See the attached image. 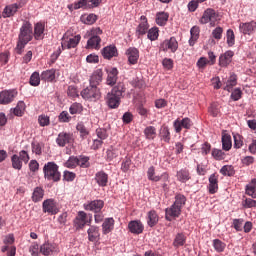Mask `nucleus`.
<instances>
[{"instance_id":"obj_39","label":"nucleus","mask_w":256,"mask_h":256,"mask_svg":"<svg viewBox=\"0 0 256 256\" xmlns=\"http://www.w3.org/2000/svg\"><path fill=\"white\" fill-rule=\"evenodd\" d=\"M199 33H201V29L199 28V26H193L190 29V39H189V45L190 47H193V45H195V43H197V40L199 39Z\"/></svg>"},{"instance_id":"obj_57","label":"nucleus","mask_w":256,"mask_h":256,"mask_svg":"<svg viewBox=\"0 0 256 256\" xmlns=\"http://www.w3.org/2000/svg\"><path fill=\"white\" fill-rule=\"evenodd\" d=\"M131 164H132L131 158L126 156L122 161L121 171H123V173H127V171L131 169Z\"/></svg>"},{"instance_id":"obj_53","label":"nucleus","mask_w":256,"mask_h":256,"mask_svg":"<svg viewBox=\"0 0 256 256\" xmlns=\"http://www.w3.org/2000/svg\"><path fill=\"white\" fill-rule=\"evenodd\" d=\"M76 129L80 133V137L82 139H87V136L89 135V130H87V127H85V124H83V122L78 123Z\"/></svg>"},{"instance_id":"obj_32","label":"nucleus","mask_w":256,"mask_h":256,"mask_svg":"<svg viewBox=\"0 0 256 256\" xmlns=\"http://www.w3.org/2000/svg\"><path fill=\"white\" fill-rule=\"evenodd\" d=\"M107 73H108V76H107L106 83L107 85H110V87H113V85L117 83L119 70H117V68H112L108 70Z\"/></svg>"},{"instance_id":"obj_43","label":"nucleus","mask_w":256,"mask_h":256,"mask_svg":"<svg viewBox=\"0 0 256 256\" xmlns=\"http://www.w3.org/2000/svg\"><path fill=\"white\" fill-rule=\"evenodd\" d=\"M246 195L256 199V178H253L249 184L246 185Z\"/></svg>"},{"instance_id":"obj_21","label":"nucleus","mask_w":256,"mask_h":256,"mask_svg":"<svg viewBox=\"0 0 256 256\" xmlns=\"http://www.w3.org/2000/svg\"><path fill=\"white\" fill-rule=\"evenodd\" d=\"M21 7H23V4L21 3L6 6L2 12V17H4V19H7V17H13V15H15V13H17Z\"/></svg>"},{"instance_id":"obj_6","label":"nucleus","mask_w":256,"mask_h":256,"mask_svg":"<svg viewBox=\"0 0 256 256\" xmlns=\"http://www.w3.org/2000/svg\"><path fill=\"white\" fill-rule=\"evenodd\" d=\"M31 157H29V153L25 150H21L19 154H14L11 156V163L13 169H16L17 171H21L23 169V163L27 164L29 163V160Z\"/></svg>"},{"instance_id":"obj_51","label":"nucleus","mask_w":256,"mask_h":256,"mask_svg":"<svg viewBox=\"0 0 256 256\" xmlns=\"http://www.w3.org/2000/svg\"><path fill=\"white\" fill-rule=\"evenodd\" d=\"M146 33H147V38L150 41H157V39H159V28L157 27H152Z\"/></svg>"},{"instance_id":"obj_42","label":"nucleus","mask_w":256,"mask_h":256,"mask_svg":"<svg viewBox=\"0 0 256 256\" xmlns=\"http://www.w3.org/2000/svg\"><path fill=\"white\" fill-rule=\"evenodd\" d=\"M167 21H169V14L167 12H158L156 14V23L160 27L167 25Z\"/></svg>"},{"instance_id":"obj_5","label":"nucleus","mask_w":256,"mask_h":256,"mask_svg":"<svg viewBox=\"0 0 256 256\" xmlns=\"http://www.w3.org/2000/svg\"><path fill=\"white\" fill-rule=\"evenodd\" d=\"M99 35H103V30L101 28L96 27L90 31V38L87 41V49H96L99 51L101 49V37Z\"/></svg>"},{"instance_id":"obj_22","label":"nucleus","mask_w":256,"mask_h":256,"mask_svg":"<svg viewBox=\"0 0 256 256\" xmlns=\"http://www.w3.org/2000/svg\"><path fill=\"white\" fill-rule=\"evenodd\" d=\"M208 189L211 195H215V193L219 191V175L218 174L214 173L210 175Z\"/></svg>"},{"instance_id":"obj_64","label":"nucleus","mask_w":256,"mask_h":256,"mask_svg":"<svg viewBox=\"0 0 256 256\" xmlns=\"http://www.w3.org/2000/svg\"><path fill=\"white\" fill-rule=\"evenodd\" d=\"M67 93L68 97H72V99H75V97H79V90H77V87L73 85L68 87Z\"/></svg>"},{"instance_id":"obj_23","label":"nucleus","mask_w":256,"mask_h":256,"mask_svg":"<svg viewBox=\"0 0 256 256\" xmlns=\"http://www.w3.org/2000/svg\"><path fill=\"white\" fill-rule=\"evenodd\" d=\"M94 179L98 187H107L109 183V174L105 173V171H99L95 174Z\"/></svg>"},{"instance_id":"obj_35","label":"nucleus","mask_w":256,"mask_h":256,"mask_svg":"<svg viewBox=\"0 0 256 256\" xmlns=\"http://www.w3.org/2000/svg\"><path fill=\"white\" fill-rule=\"evenodd\" d=\"M115 227V220L113 218H106L102 224V233L107 235L113 231Z\"/></svg>"},{"instance_id":"obj_49","label":"nucleus","mask_w":256,"mask_h":256,"mask_svg":"<svg viewBox=\"0 0 256 256\" xmlns=\"http://www.w3.org/2000/svg\"><path fill=\"white\" fill-rule=\"evenodd\" d=\"M237 85V75L232 74L230 78L226 82V86L224 87V91L231 92V89Z\"/></svg>"},{"instance_id":"obj_12","label":"nucleus","mask_w":256,"mask_h":256,"mask_svg":"<svg viewBox=\"0 0 256 256\" xmlns=\"http://www.w3.org/2000/svg\"><path fill=\"white\" fill-rule=\"evenodd\" d=\"M177 49H179V42L175 37L164 40L160 45V50L164 52L171 51V53H175Z\"/></svg>"},{"instance_id":"obj_58","label":"nucleus","mask_w":256,"mask_h":256,"mask_svg":"<svg viewBox=\"0 0 256 256\" xmlns=\"http://www.w3.org/2000/svg\"><path fill=\"white\" fill-rule=\"evenodd\" d=\"M29 252L32 256H39V253H41V246L37 242H33L29 248Z\"/></svg>"},{"instance_id":"obj_45","label":"nucleus","mask_w":256,"mask_h":256,"mask_svg":"<svg viewBox=\"0 0 256 256\" xmlns=\"http://www.w3.org/2000/svg\"><path fill=\"white\" fill-rule=\"evenodd\" d=\"M117 157H119V149L111 146L106 151V161H108V162L113 161V159H117Z\"/></svg>"},{"instance_id":"obj_13","label":"nucleus","mask_w":256,"mask_h":256,"mask_svg":"<svg viewBox=\"0 0 256 256\" xmlns=\"http://www.w3.org/2000/svg\"><path fill=\"white\" fill-rule=\"evenodd\" d=\"M173 127L176 133H181L183 129H191V127H193V121L189 117H185L182 120L176 119L173 123Z\"/></svg>"},{"instance_id":"obj_54","label":"nucleus","mask_w":256,"mask_h":256,"mask_svg":"<svg viewBox=\"0 0 256 256\" xmlns=\"http://www.w3.org/2000/svg\"><path fill=\"white\" fill-rule=\"evenodd\" d=\"M79 165V158L71 156L68 161L65 163V167L68 169H75Z\"/></svg>"},{"instance_id":"obj_19","label":"nucleus","mask_w":256,"mask_h":256,"mask_svg":"<svg viewBox=\"0 0 256 256\" xmlns=\"http://www.w3.org/2000/svg\"><path fill=\"white\" fill-rule=\"evenodd\" d=\"M40 253L44 256L53 255L54 253H59V248L56 244L45 242L40 246Z\"/></svg>"},{"instance_id":"obj_24","label":"nucleus","mask_w":256,"mask_h":256,"mask_svg":"<svg viewBox=\"0 0 256 256\" xmlns=\"http://www.w3.org/2000/svg\"><path fill=\"white\" fill-rule=\"evenodd\" d=\"M128 229L130 233H133L134 235H141V233H143L144 226L141 221L133 220L129 222Z\"/></svg>"},{"instance_id":"obj_10","label":"nucleus","mask_w":256,"mask_h":256,"mask_svg":"<svg viewBox=\"0 0 256 256\" xmlns=\"http://www.w3.org/2000/svg\"><path fill=\"white\" fill-rule=\"evenodd\" d=\"M43 213H48L49 215H57L59 213V207H57V202L54 199H46L42 203Z\"/></svg>"},{"instance_id":"obj_26","label":"nucleus","mask_w":256,"mask_h":256,"mask_svg":"<svg viewBox=\"0 0 256 256\" xmlns=\"http://www.w3.org/2000/svg\"><path fill=\"white\" fill-rule=\"evenodd\" d=\"M129 65H137L139 61V50L137 48H128L126 50Z\"/></svg>"},{"instance_id":"obj_15","label":"nucleus","mask_w":256,"mask_h":256,"mask_svg":"<svg viewBox=\"0 0 256 256\" xmlns=\"http://www.w3.org/2000/svg\"><path fill=\"white\" fill-rule=\"evenodd\" d=\"M75 139L73 134L67 132H60L56 138V143L58 147H65V145H71Z\"/></svg>"},{"instance_id":"obj_52","label":"nucleus","mask_w":256,"mask_h":256,"mask_svg":"<svg viewBox=\"0 0 256 256\" xmlns=\"http://www.w3.org/2000/svg\"><path fill=\"white\" fill-rule=\"evenodd\" d=\"M29 83L32 87H39L41 83V75H39V72L32 73Z\"/></svg>"},{"instance_id":"obj_36","label":"nucleus","mask_w":256,"mask_h":256,"mask_svg":"<svg viewBox=\"0 0 256 256\" xmlns=\"http://www.w3.org/2000/svg\"><path fill=\"white\" fill-rule=\"evenodd\" d=\"M55 74H56L55 69L45 70L41 73V81H46L47 83H53L56 77Z\"/></svg>"},{"instance_id":"obj_9","label":"nucleus","mask_w":256,"mask_h":256,"mask_svg":"<svg viewBox=\"0 0 256 256\" xmlns=\"http://www.w3.org/2000/svg\"><path fill=\"white\" fill-rule=\"evenodd\" d=\"M91 221H93V215H90V217H87V213L84 211H79L78 215L76 216L74 223L76 226V229H83L85 225H91Z\"/></svg>"},{"instance_id":"obj_62","label":"nucleus","mask_w":256,"mask_h":256,"mask_svg":"<svg viewBox=\"0 0 256 256\" xmlns=\"http://www.w3.org/2000/svg\"><path fill=\"white\" fill-rule=\"evenodd\" d=\"M210 115H212V117H218L220 111H219V104L217 103H212L211 106L208 109Z\"/></svg>"},{"instance_id":"obj_56","label":"nucleus","mask_w":256,"mask_h":256,"mask_svg":"<svg viewBox=\"0 0 256 256\" xmlns=\"http://www.w3.org/2000/svg\"><path fill=\"white\" fill-rule=\"evenodd\" d=\"M38 123L40 127H49L51 120L49 119V116L42 114L38 116Z\"/></svg>"},{"instance_id":"obj_11","label":"nucleus","mask_w":256,"mask_h":256,"mask_svg":"<svg viewBox=\"0 0 256 256\" xmlns=\"http://www.w3.org/2000/svg\"><path fill=\"white\" fill-rule=\"evenodd\" d=\"M17 95L18 92L15 89L0 92V105H9V103H13Z\"/></svg>"},{"instance_id":"obj_8","label":"nucleus","mask_w":256,"mask_h":256,"mask_svg":"<svg viewBox=\"0 0 256 256\" xmlns=\"http://www.w3.org/2000/svg\"><path fill=\"white\" fill-rule=\"evenodd\" d=\"M80 41H81V35L69 37L67 36V34H65L61 42L62 50L65 51V49H75V47L79 45Z\"/></svg>"},{"instance_id":"obj_41","label":"nucleus","mask_w":256,"mask_h":256,"mask_svg":"<svg viewBox=\"0 0 256 256\" xmlns=\"http://www.w3.org/2000/svg\"><path fill=\"white\" fill-rule=\"evenodd\" d=\"M160 139L165 143H169L171 141V132L169 131V127L166 125L161 126L160 128Z\"/></svg>"},{"instance_id":"obj_48","label":"nucleus","mask_w":256,"mask_h":256,"mask_svg":"<svg viewBox=\"0 0 256 256\" xmlns=\"http://www.w3.org/2000/svg\"><path fill=\"white\" fill-rule=\"evenodd\" d=\"M212 245L217 253H223V251H225V247H227V244L220 239H214Z\"/></svg>"},{"instance_id":"obj_2","label":"nucleus","mask_w":256,"mask_h":256,"mask_svg":"<svg viewBox=\"0 0 256 256\" xmlns=\"http://www.w3.org/2000/svg\"><path fill=\"white\" fill-rule=\"evenodd\" d=\"M125 93V84L123 82H119L116 86H114L107 94L106 103L110 109H117L119 105H121V97Z\"/></svg>"},{"instance_id":"obj_50","label":"nucleus","mask_w":256,"mask_h":256,"mask_svg":"<svg viewBox=\"0 0 256 256\" xmlns=\"http://www.w3.org/2000/svg\"><path fill=\"white\" fill-rule=\"evenodd\" d=\"M221 175L233 177L235 175V168L232 165H225L220 169Z\"/></svg>"},{"instance_id":"obj_46","label":"nucleus","mask_w":256,"mask_h":256,"mask_svg":"<svg viewBox=\"0 0 256 256\" xmlns=\"http://www.w3.org/2000/svg\"><path fill=\"white\" fill-rule=\"evenodd\" d=\"M185 203H187V198L183 194H176L174 205L176 207H179L181 210H183V207H185Z\"/></svg>"},{"instance_id":"obj_16","label":"nucleus","mask_w":256,"mask_h":256,"mask_svg":"<svg viewBox=\"0 0 256 256\" xmlns=\"http://www.w3.org/2000/svg\"><path fill=\"white\" fill-rule=\"evenodd\" d=\"M103 207H105V202L103 200H94L84 204L85 211H92L93 213H101Z\"/></svg>"},{"instance_id":"obj_40","label":"nucleus","mask_w":256,"mask_h":256,"mask_svg":"<svg viewBox=\"0 0 256 256\" xmlns=\"http://www.w3.org/2000/svg\"><path fill=\"white\" fill-rule=\"evenodd\" d=\"M231 147H233V142L231 140V135L222 134V149L223 151H231Z\"/></svg>"},{"instance_id":"obj_25","label":"nucleus","mask_w":256,"mask_h":256,"mask_svg":"<svg viewBox=\"0 0 256 256\" xmlns=\"http://www.w3.org/2000/svg\"><path fill=\"white\" fill-rule=\"evenodd\" d=\"M239 29L244 35H253L256 29V22L251 21V22L241 23L239 26Z\"/></svg>"},{"instance_id":"obj_33","label":"nucleus","mask_w":256,"mask_h":256,"mask_svg":"<svg viewBox=\"0 0 256 256\" xmlns=\"http://www.w3.org/2000/svg\"><path fill=\"white\" fill-rule=\"evenodd\" d=\"M87 233L88 240L92 243H95V241H99V237H101V233H99V227L97 226H90Z\"/></svg>"},{"instance_id":"obj_3","label":"nucleus","mask_w":256,"mask_h":256,"mask_svg":"<svg viewBox=\"0 0 256 256\" xmlns=\"http://www.w3.org/2000/svg\"><path fill=\"white\" fill-rule=\"evenodd\" d=\"M44 178L47 181L58 183L61 181V172H59V165L55 162H47L43 167Z\"/></svg>"},{"instance_id":"obj_31","label":"nucleus","mask_w":256,"mask_h":256,"mask_svg":"<svg viewBox=\"0 0 256 256\" xmlns=\"http://www.w3.org/2000/svg\"><path fill=\"white\" fill-rule=\"evenodd\" d=\"M187 243V236L183 232H179L175 235L174 241L172 243L175 249H179V247H183Z\"/></svg>"},{"instance_id":"obj_34","label":"nucleus","mask_w":256,"mask_h":256,"mask_svg":"<svg viewBox=\"0 0 256 256\" xmlns=\"http://www.w3.org/2000/svg\"><path fill=\"white\" fill-rule=\"evenodd\" d=\"M103 81V70L97 69L90 77V85L97 87Z\"/></svg>"},{"instance_id":"obj_63","label":"nucleus","mask_w":256,"mask_h":256,"mask_svg":"<svg viewBox=\"0 0 256 256\" xmlns=\"http://www.w3.org/2000/svg\"><path fill=\"white\" fill-rule=\"evenodd\" d=\"M242 206L245 209H252V207H256V200H253L251 198H246L243 202H242Z\"/></svg>"},{"instance_id":"obj_20","label":"nucleus","mask_w":256,"mask_h":256,"mask_svg":"<svg viewBox=\"0 0 256 256\" xmlns=\"http://www.w3.org/2000/svg\"><path fill=\"white\" fill-rule=\"evenodd\" d=\"M181 209L174 204L169 208L165 209V219L166 221H171L172 219H177L181 215Z\"/></svg>"},{"instance_id":"obj_14","label":"nucleus","mask_w":256,"mask_h":256,"mask_svg":"<svg viewBox=\"0 0 256 256\" xmlns=\"http://www.w3.org/2000/svg\"><path fill=\"white\" fill-rule=\"evenodd\" d=\"M81 96L83 97V99H99V97H101V92L99 91L97 86H93L90 84V86L82 90Z\"/></svg>"},{"instance_id":"obj_38","label":"nucleus","mask_w":256,"mask_h":256,"mask_svg":"<svg viewBox=\"0 0 256 256\" xmlns=\"http://www.w3.org/2000/svg\"><path fill=\"white\" fill-rule=\"evenodd\" d=\"M176 178L180 183H187L191 179V173L187 169H181L177 171Z\"/></svg>"},{"instance_id":"obj_27","label":"nucleus","mask_w":256,"mask_h":256,"mask_svg":"<svg viewBox=\"0 0 256 256\" xmlns=\"http://www.w3.org/2000/svg\"><path fill=\"white\" fill-rule=\"evenodd\" d=\"M45 24L38 22L34 25V34L33 37L36 41H41L45 37Z\"/></svg>"},{"instance_id":"obj_18","label":"nucleus","mask_w":256,"mask_h":256,"mask_svg":"<svg viewBox=\"0 0 256 256\" xmlns=\"http://www.w3.org/2000/svg\"><path fill=\"white\" fill-rule=\"evenodd\" d=\"M147 177H148L149 181H154L155 183L161 181V179L164 182L169 181V174L167 172H164L163 174H161V176H157V175H155V167H153V166L148 168Z\"/></svg>"},{"instance_id":"obj_4","label":"nucleus","mask_w":256,"mask_h":256,"mask_svg":"<svg viewBox=\"0 0 256 256\" xmlns=\"http://www.w3.org/2000/svg\"><path fill=\"white\" fill-rule=\"evenodd\" d=\"M103 0H78L70 5H68V9L70 11H77V9H95V7H99Z\"/></svg>"},{"instance_id":"obj_59","label":"nucleus","mask_w":256,"mask_h":256,"mask_svg":"<svg viewBox=\"0 0 256 256\" xmlns=\"http://www.w3.org/2000/svg\"><path fill=\"white\" fill-rule=\"evenodd\" d=\"M226 37L228 46L233 47L235 45V32L232 29L227 30Z\"/></svg>"},{"instance_id":"obj_44","label":"nucleus","mask_w":256,"mask_h":256,"mask_svg":"<svg viewBox=\"0 0 256 256\" xmlns=\"http://www.w3.org/2000/svg\"><path fill=\"white\" fill-rule=\"evenodd\" d=\"M144 135L146 139H150V141H154L157 137V128L155 126H148L144 129Z\"/></svg>"},{"instance_id":"obj_28","label":"nucleus","mask_w":256,"mask_h":256,"mask_svg":"<svg viewBox=\"0 0 256 256\" xmlns=\"http://www.w3.org/2000/svg\"><path fill=\"white\" fill-rule=\"evenodd\" d=\"M43 197H45V189L41 186L35 187L31 196L33 203H41Z\"/></svg>"},{"instance_id":"obj_61","label":"nucleus","mask_w":256,"mask_h":256,"mask_svg":"<svg viewBox=\"0 0 256 256\" xmlns=\"http://www.w3.org/2000/svg\"><path fill=\"white\" fill-rule=\"evenodd\" d=\"M243 223H245L243 218L234 219L232 222V227H234L236 231H243Z\"/></svg>"},{"instance_id":"obj_37","label":"nucleus","mask_w":256,"mask_h":256,"mask_svg":"<svg viewBox=\"0 0 256 256\" xmlns=\"http://www.w3.org/2000/svg\"><path fill=\"white\" fill-rule=\"evenodd\" d=\"M158 223H159V215L155 210H150L147 213V224L150 227H155V225H157Z\"/></svg>"},{"instance_id":"obj_55","label":"nucleus","mask_w":256,"mask_h":256,"mask_svg":"<svg viewBox=\"0 0 256 256\" xmlns=\"http://www.w3.org/2000/svg\"><path fill=\"white\" fill-rule=\"evenodd\" d=\"M212 157L216 161H223V159H225V152H223V150L214 148L212 149Z\"/></svg>"},{"instance_id":"obj_30","label":"nucleus","mask_w":256,"mask_h":256,"mask_svg":"<svg viewBox=\"0 0 256 256\" xmlns=\"http://www.w3.org/2000/svg\"><path fill=\"white\" fill-rule=\"evenodd\" d=\"M233 51H226L224 54L219 57V65L220 67H227L231 61H233Z\"/></svg>"},{"instance_id":"obj_17","label":"nucleus","mask_w":256,"mask_h":256,"mask_svg":"<svg viewBox=\"0 0 256 256\" xmlns=\"http://www.w3.org/2000/svg\"><path fill=\"white\" fill-rule=\"evenodd\" d=\"M140 21L141 22L136 27V36L138 37V39H141L143 35H147V32L149 31V22L147 21V17L141 16Z\"/></svg>"},{"instance_id":"obj_60","label":"nucleus","mask_w":256,"mask_h":256,"mask_svg":"<svg viewBox=\"0 0 256 256\" xmlns=\"http://www.w3.org/2000/svg\"><path fill=\"white\" fill-rule=\"evenodd\" d=\"M69 111L71 115H77V113H81V111H83V106L80 103H73L70 106Z\"/></svg>"},{"instance_id":"obj_47","label":"nucleus","mask_w":256,"mask_h":256,"mask_svg":"<svg viewBox=\"0 0 256 256\" xmlns=\"http://www.w3.org/2000/svg\"><path fill=\"white\" fill-rule=\"evenodd\" d=\"M25 108V102L19 101L17 106L13 109L14 115H16V117H23V114L25 113Z\"/></svg>"},{"instance_id":"obj_7","label":"nucleus","mask_w":256,"mask_h":256,"mask_svg":"<svg viewBox=\"0 0 256 256\" xmlns=\"http://www.w3.org/2000/svg\"><path fill=\"white\" fill-rule=\"evenodd\" d=\"M218 19L219 14L213 8H207L200 18L199 23L201 25H207V23H210V25H215Z\"/></svg>"},{"instance_id":"obj_1","label":"nucleus","mask_w":256,"mask_h":256,"mask_svg":"<svg viewBox=\"0 0 256 256\" xmlns=\"http://www.w3.org/2000/svg\"><path fill=\"white\" fill-rule=\"evenodd\" d=\"M30 41H33V25L29 21H24L21 28L20 33L18 35V41L15 48L17 55H21L25 46Z\"/></svg>"},{"instance_id":"obj_29","label":"nucleus","mask_w":256,"mask_h":256,"mask_svg":"<svg viewBox=\"0 0 256 256\" xmlns=\"http://www.w3.org/2000/svg\"><path fill=\"white\" fill-rule=\"evenodd\" d=\"M119 52L117 51V47L110 45L106 46L102 49V56L104 59H113V57H117Z\"/></svg>"}]
</instances>
